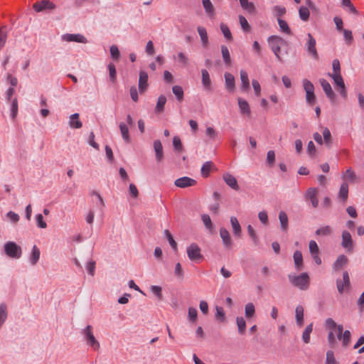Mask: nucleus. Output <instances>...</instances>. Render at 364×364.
I'll return each instance as SVG.
<instances>
[{
	"instance_id": "1",
	"label": "nucleus",
	"mask_w": 364,
	"mask_h": 364,
	"mask_svg": "<svg viewBox=\"0 0 364 364\" xmlns=\"http://www.w3.org/2000/svg\"><path fill=\"white\" fill-rule=\"evenodd\" d=\"M290 282L301 290H306L309 286V277L307 273L304 272L300 275H289Z\"/></svg>"
},
{
	"instance_id": "2",
	"label": "nucleus",
	"mask_w": 364,
	"mask_h": 364,
	"mask_svg": "<svg viewBox=\"0 0 364 364\" xmlns=\"http://www.w3.org/2000/svg\"><path fill=\"white\" fill-rule=\"evenodd\" d=\"M267 41L277 58L279 60H282L279 53L281 51V47L287 44L286 41L280 36H271L268 38Z\"/></svg>"
},
{
	"instance_id": "3",
	"label": "nucleus",
	"mask_w": 364,
	"mask_h": 364,
	"mask_svg": "<svg viewBox=\"0 0 364 364\" xmlns=\"http://www.w3.org/2000/svg\"><path fill=\"white\" fill-rule=\"evenodd\" d=\"M4 252L5 254L14 259H18L21 257L22 250L21 247L14 242H7L4 245Z\"/></svg>"
},
{
	"instance_id": "4",
	"label": "nucleus",
	"mask_w": 364,
	"mask_h": 364,
	"mask_svg": "<svg viewBox=\"0 0 364 364\" xmlns=\"http://www.w3.org/2000/svg\"><path fill=\"white\" fill-rule=\"evenodd\" d=\"M82 334L88 346H91L94 350H98L100 348V343L97 341L92 333V326H87L82 330Z\"/></svg>"
},
{
	"instance_id": "5",
	"label": "nucleus",
	"mask_w": 364,
	"mask_h": 364,
	"mask_svg": "<svg viewBox=\"0 0 364 364\" xmlns=\"http://www.w3.org/2000/svg\"><path fill=\"white\" fill-rule=\"evenodd\" d=\"M336 288L340 294L348 291L351 289L349 274L347 271L343 272V278L336 279Z\"/></svg>"
},
{
	"instance_id": "6",
	"label": "nucleus",
	"mask_w": 364,
	"mask_h": 364,
	"mask_svg": "<svg viewBox=\"0 0 364 364\" xmlns=\"http://www.w3.org/2000/svg\"><path fill=\"white\" fill-rule=\"evenodd\" d=\"M302 83L306 92V101L309 105H313L316 101L314 86L313 83L307 79H304Z\"/></svg>"
},
{
	"instance_id": "7",
	"label": "nucleus",
	"mask_w": 364,
	"mask_h": 364,
	"mask_svg": "<svg viewBox=\"0 0 364 364\" xmlns=\"http://www.w3.org/2000/svg\"><path fill=\"white\" fill-rule=\"evenodd\" d=\"M307 41L305 43V48L309 55L311 56L314 60L318 59V53L316 50V41L313 36L309 33L307 34Z\"/></svg>"
},
{
	"instance_id": "8",
	"label": "nucleus",
	"mask_w": 364,
	"mask_h": 364,
	"mask_svg": "<svg viewBox=\"0 0 364 364\" xmlns=\"http://www.w3.org/2000/svg\"><path fill=\"white\" fill-rule=\"evenodd\" d=\"M187 255L189 259L193 262L200 261L203 259L200 248L196 243H192L187 247Z\"/></svg>"
},
{
	"instance_id": "9",
	"label": "nucleus",
	"mask_w": 364,
	"mask_h": 364,
	"mask_svg": "<svg viewBox=\"0 0 364 364\" xmlns=\"http://www.w3.org/2000/svg\"><path fill=\"white\" fill-rule=\"evenodd\" d=\"M341 245L347 249L348 251L352 252L353 249V242L351 235L349 232L344 230L342 232V242Z\"/></svg>"
},
{
	"instance_id": "10",
	"label": "nucleus",
	"mask_w": 364,
	"mask_h": 364,
	"mask_svg": "<svg viewBox=\"0 0 364 364\" xmlns=\"http://www.w3.org/2000/svg\"><path fill=\"white\" fill-rule=\"evenodd\" d=\"M321 85L326 97L332 102L336 99V95L333 91L330 83L325 79H320Z\"/></svg>"
},
{
	"instance_id": "11",
	"label": "nucleus",
	"mask_w": 364,
	"mask_h": 364,
	"mask_svg": "<svg viewBox=\"0 0 364 364\" xmlns=\"http://www.w3.org/2000/svg\"><path fill=\"white\" fill-rule=\"evenodd\" d=\"M33 9L36 12H41L43 11L44 9H54L55 8V6L53 3L50 2L48 0H43L39 2H36L33 6Z\"/></svg>"
},
{
	"instance_id": "12",
	"label": "nucleus",
	"mask_w": 364,
	"mask_h": 364,
	"mask_svg": "<svg viewBox=\"0 0 364 364\" xmlns=\"http://www.w3.org/2000/svg\"><path fill=\"white\" fill-rule=\"evenodd\" d=\"M155 158L157 163L160 164L164 160V151L162 144L160 140L157 139L154 141L153 144Z\"/></svg>"
},
{
	"instance_id": "13",
	"label": "nucleus",
	"mask_w": 364,
	"mask_h": 364,
	"mask_svg": "<svg viewBox=\"0 0 364 364\" xmlns=\"http://www.w3.org/2000/svg\"><path fill=\"white\" fill-rule=\"evenodd\" d=\"M196 183V181L187 176H183L176 179L174 182L175 186L179 188H186L193 186Z\"/></svg>"
},
{
	"instance_id": "14",
	"label": "nucleus",
	"mask_w": 364,
	"mask_h": 364,
	"mask_svg": "<svg viewBox=\"0 0 364 364\" xmlns=\"http://www.w3.org/2000/svg\"><path fill=\"white\" fill-rule=\"evenodd\" d=\"M148 74L141 70L139 72V90L141 94L144 93L148 87Z\"/></svg>"
},
{
	"instance_id": "15",
	"label": "nucleus",
	"mask_w": 364,
	"mask_h": 364,
	"mask_svg": "<svg viewBox=\"0 0 364 364\" xmlns=\"http://www.w3.org/2000/svg\"><path fill=\"white\" fill-rule=\"evenodd\" d=\"M220 235L223 240V245L230 249L232 247V240L229 232L224 228L220 229Z\"/></svg>"
},
{
	"instance_id": "16",
	"label": "nucleus",
	"mask_w": 364,
	"mask_h": 364,
	"mask_svg": "<svg viewBox=\"0 0 364 364\" xmlns=\"http://www.w3.org/2000/svg\"><path fill=\"white\" fill-rule=\"evenodd\" d=\"M318 191L316 188H310L307 190L306 193V198L309 199L314 208H316L318 205V200L317 199Z\"/></svg>"
},
{
	"instance_id": "17",
	"label": "nucleus",
	"mask_w": 364,
	"mask_h": 364,
	"mask_svg": "<svg viewBox=\"0 0 364 364\" xmlns=\"http://www.w3.org/2000/svg\"><path fill=\"white\" fill-rule=\"evenodd\" d=\"M63 39L67 42L75 41L82 43H87L86 38L81 34H65L63 36Z\"/></svg>"
},
{
	"instance_id": "18",
	"label": "nucleus",
	"mask_w": 364,
	"mask_h": 364,
	"mask_svg": "<svg viewBox=\"0 0 364 364\" xmlns=\"http://www.w3.org/2000/svg\"><path fill=\"white\" fill-rule=\"evenodd\" d=\"M348 261V259L346 255H339L333 264V269L336 272L341 270L345 265L347 264Z\"/></svg>"
},
{
	"instance_id": "19",
	"label": "nucleus",
	"mask_w": 364,
	"mask_h": 364,
	"mask_svg": "<svg viewBox=\"0 0 364 364\" xmlns=\"http://www.w3.org/2000/svg\"><path fill=\"white\" fill-rule=\"evenodd\" d=\"M224 77L226 89L229 92H233L235 88V77L230 73H225Z\"/></svg>"
},
{
	"instance_id": "20",
	"label": "nucleus",
	"mask_w": 364,
	"mask_h": 364,
	"mask_svg": "<svg viewBox=\"0 0 364 364\" xmlns=\"http://www.w3.org/2000/svg\"><path fill=\"white\" fill-rule=\"evenodd\" d=\"M240 75L242 82L240 89L244 92H247L250 90V81L247 73L245 70H241Z\"/></svg>"
},
{
	"instance_id": "21",
	"label": "nucleus",
	"mask_w": 364,
	"mask_h": 364,
	"mask_svg": "<svg viewBox=\"0 0 364 364\" xmlns=\"http://www.w3.org/2000/svg\"><path fill=\"white\" fill-rule=\"evenodd\" d=\"M223 179L230 188L235 191H238L240 189V187L237 184V179L235 176H233L231 174L225 173L223 175Z\"/></svg>"
},
{
	"instance_id": "22",
	"label": "nucleus",
	"mask_w": 364,
	"mask_h": 364,
	"mask_svg": "<svg viewBox=\"0 0 364 364\" xmlns=\"http://www.w3.org/2000/svg\"><path fill=\"white\" fill-rule=\"evenodd\" d=\"M198 33L200 37L202 46L205 48L208 47L209 44L208 33L205 28L203 26H198Z\"/></svg>"
},
{
	"instance_id": "23",
	"label": "nucleus",
	"mask_w": 364,
	"mask_h": 364,
	"mask_svg": "<svg viewBox=\"0 0 364 364\" xmlns=\"http://www.w3.org/2000/svg\"><path fill=\"white\" fill-rule=\"evenodd\" d=\"M295 318L296 324L301 327L304 324V308L301 305H298L295 309Z\"/></svg>"
},
{
	"instance_id": "24",
	"label": "nucleus",
	"mask_w": 364,
	"mask_h": 364,
	"mask_svg": "<svg viewBox=\"0 0 364 364\" xmlns=\"http://www.w3.org/2000/svg\"><path fill=\"white\" fill-rule=\"evenodd\" d=\"M237 101H238V106H239V108H240V111L241 112L242 114H247L248 116L250 115V105L248 104V102L239 97L237 99Z\"/></svg>"
},
{
	"instance_id": "25",
	"label": "nucleus",
	"mask_w": 364,
	"mask_h": 364,
	"mask_svg": "<svg viewBox=\"0 0 364 364\" xmlns=\"http://www.w3.org/2000/svg\"><path fill=\"white\" fill-rule=\"evenodd\" d=\"M323 140L326 146L328 149L332 147L333 139L330 130L326 127L323 130Z\"/></svg>"
},
{
	"instance_id": "26",
	"label": "nucleus",
	"mask_w": 364,
	"mask_h": 364,
	"mask_svg": "<svg viewBox=\"0 0 364 364\" xmlns=\"http://www.w3.org/2000/svg\"><path fill=\"white\" fill-rule=\"evenodd\" d=\"M201 74H202V84H203V85L204 86V87L206 90H211V80L210 78V75H209L208 72L206 70L203 69L201 70Z\"/></svg>"
},
{
	"instance_id": "27",
	"label": "nucleus",
	"mask_w": 364,
	"mask_h": 364,
	"mask_svg": "<svg viewBox=\"0 0 364 364\" xmlns=\"http://www.w3.org/2000/svg\"><path fill=\"white\" fill-rule=\"evenodd\" d=\"M348 197V184L347 183H343L340 187L338 192V198L342 200L343 203H346Z\"/></svg>"
},
{
	"instance_id": "28",
	"label": "nucleus",
	"mask_w": 364,
	"mask_h": 364,
	"mask_svg": "<svg viewBox=\"0 0 364 364\" xmlns=\"http://www.w3.org/2000/svg\"><path fill=\"white\" fill-rule=\"evenodd\" d=\"M293 257L296 269L297 270H301L303 269V257L301 252L299 250L295 251Z\"/></svg>"
},
{
	"instance_id": "29",
	"label": "nucleus",
	"mask_w": 364,
	"mask_h": 364,
	"mask_svg": "<svg viewBox=\"0 0 364 364\" xmlns=\"http://www.w3.org/2000/svg\"><path fill=\"white\" fill-rule=\"evenodd\" d=\"M79 114L75 113L70 117L69 124L70 127L74 129H80L82 127V124L79 120Z\"/></svg>"
},
{
	"instance_id": "30",
	"label": "nucleus",
	"mask_w": 364,
	"mask_h": 364,
	"mask_svg": "<svg viewBox=\"0 0 364 364\" xmlns=\"http://www.w3.org/2000/svg\"><path fill=\"white\" fill-rule=\"evenodd\" d=\"M279 220L282 230L286 232L288 229V217L284 211L279 213Z\"/></svg>"
},
{
	"instance_id": "31",
	"label": "nucleus",
	"mask_w": 364,
	"mask_h": 364,
	"mask_svg": "<svg viewBox=\"0 0 364 364\" xmlns=\"http://www.w3.org/2000/svg\"><path fill=\"white\" fill-rule=\"evenodd\" d=\"M230 223L235 235L240 237L241 235L242 230L237 218L235 216H232L230 218Z\"/></svg>"
},
{
	"instance_id": "32",
	"label": "nucleus",
	"mask_w": 364,
	"mask_h": 364,
	"mask_svg": "<svg viewBox=\"0 0 364 364\" xmlns=\"http://www.w3.org/2000/svg\"><path fill=\"white\" fill-rule=\"evenodd\" d=\"M202 4L205 13L210 17L215 14V8L210 0H202Z\"/></svg>"
},
{
	"instance_id": "33",
	"label": "nucleus",
	"mask_w": 364,
	"mask_h": 364,
	"mask_svg": "<svg viewBox=\"0 0 364 364\" xmlns=\"http://www.w3.org/2000/svg\"><path fill=\"white\" fill-rule=\"evenodd\" d=\"M166 102V97L163 95H160L158 98V100H157V102L156 105V107H155L156 112H157V113L163 112L164 111V107H165Z\"/></svg>"
},
{
	"instance_id": "34",
	"label": "nucleus",
	"mask_w": 364,
	"mask_h": 364,
	"mask_svg": "<svg viewBox=\"0 0 364 364\" xmlns=\"http://www.w3.org/2000/svg\"><path fill=\"white\" fill-rule=\"evenodd\" d=\"M119 129L122 134V136L125 142H130V136L129 134V129L127 126L124 122L119 123Z\"/></svg>"
},
{
	"instance_id": "35",
	"label": "nucleus",
	"mask_w": 364,
	"mask_h": 364,
	"mask_svg": "<svg viewBox=\"0 0 364 364\" xmlns=\"http://www.w3.org/2000/svg\"><path fill=\"white\" fill-rule=\"evenodd\" d=\"M313 331V323H311L309 324L304 329L302 333V340L305 343H309L310 342V334Z\"/></svg>"
},
{
	"instance_id": "36",
	"label": "nucleus",
	"mask_w": 364,
	"mask_h": 364,
	"mask_svg": "<svg viewBox=\"0 0 364 364\" xmlns=\"http://www.w3.org/2000/svg\"><path fill=\"white\" fill-rule=\"evenodd\" d=\"M221 53H222V56H223L224 63L227 65H230V63H231L230 55L229 50L226 46H224V45L221 46Z\"/></svg>"
},
{
	"instance_id": "37",
	"label": "nucleus",
	"mask_w": 364,
	"mask_h": 364,
	"mask_svg": "<svg viewBox=\"0 0 364 364\" xmlns=\"http://www.w3.org/2000/svg\"><path fill=\"white\" fill-rule=\"evenodd\" d=\"M40 257V250L37 247L36 245H34L33 247L31 254L30 256V262L31 263L34 265L37 263Z\"/></svg>"
},
{
	"instance_id": "38",
	"label": "nucleus",
	"mask_w": 364,
	"mask_h": 364,
	"mask_svg": "<svg viewBox=\"0 0 364 364\" xmlns=\"http://www.w3.org/2000/svg\"><path fill=\"white\" fill-rule=\"evenodd\" d=\"M242 8L250 13H255V7L252 2H249L248 0H240Z\"/></svg>"
},
{
	"instance_id": "39",
	"label": "nucleus",
	"mask_w": 364,
	"mask_h": 364,
	"mask_svg": "<svg viewBox=\"0 0 364 364\" xmlns=\"http://www.w3.org/2000/svg\"><path fill=\"white\" fill-rule=\"evenodd\" d=\"M172 91L178 102H181L183 100V90L181 86H180V85L173 86Z\"/></svg>"
},
{
	"instance_id": "40",
	"label": "nucleus",
	"mask_w": 364,
	"mask_h": 364,
	"mask_svg": "<svg viewBox=\"0 0 364 364\" xmlns=\"http://www.w3.org/2000/svg\"><path fill=\"white\" fill-rule=\"evenodd\" d=\"M201 218L206 229L210 232H212L213 230L214 226L210 216L207 214H203L202 215Z\"/></svg>"
},
{
	"instance_id": "41",
	"label": "nucleus",
	"mask_w": 364,
	"mask_h": 364,
	"mask_svg": "<svg viewBox=\"0 0 364 364\" xmlns=\"http://www.w3.org/2000/svg\"><path fill=\"white\" fill-rule=\"evenodd\" d=\"M236 323L238 328V332L240 334L243 335L245 333L246 329V322L242 317H237Z\"/></svg>"
},
{
	"instance_id": "42",
	"label": "nucleus",
	"mask_w": 364,
	"mask_h": 364,
	"mask_svg": "<svg viewBox=\"0 0 364 364\" xmlns=\"http://www.w3.org/2000/svg\"><path fill=\"white\" fill-rule=\"evenodd\" d=\"M7 318V306L6 304H0V326L4 324Z\"/></svg>"
},
{
	"instance_id": "43",
	"label": "nucleus",
	"mask_w": 364,
	"mask_h": 364,
	"mask_svg": "<svg viewBox=\"0 0 364 364\" xmlns=\"http://www.w3.org/2000/svg\"><path fill=\"white\" fill-rule=\"evenodd\" d=\"M164 237L167 239V240L168 241L171 247H172V249L173 250H177V243L174 240L173 237H172L171 232H169L168 230H165L164 231Z\"/></svg>"
},
{
	"instance_id": "44",
	"label": "nucleus",
	"mask_w": 364,
	"mask_h": 364,
	"mask_svg": "<svg viewBox=\"0 0 364 364\" xmlns=\"http://www.w3.org/2000/svg\"><path fill=\"white\" fill-rule=\"evenodd\" d=\"M173 146L176 151L181 152L183 151V146L181 140L178 136H173Z\"/></svg>"
},
{
	"instance_id": "45",
	"label": "nucleus",
	"mask_w": 364,
	"mask_h": 364,
	"mask_svg": "<svg viewBox=\"0 0 364 364\" xmlns=\"http://www.w3.org/2000/svg\"><path fill=\"white\" fill-rule=\"evenodd\" d=\"M277 21H278V24L279 26V28H280L281 31H282L288 35L291 34V31L289 28L287 23L284 20H282L281 18H277Z\"/></svg>"
},
{
	"instance_id": "46",
	"label": "nucleus",
	"mask_w": 364,
	"mask_h": 364,
	"mask_svg": "<svg viewBox=\"0 0 364 364\" xmlns=\"http://www.w3.org/2000/svg\"><path fill=\"white\" fill-rule=\"evenodd\" d=\"M255 313V308L252 303H248L245 305V314L246 318H249L252 317Z\"/></svg>"
},
{
	"instance_id": "47",
	"label": "nucleus",
	"mask_w": 364,
	"mask_h": 364,
	"mask_svg": "<svg viewBox=\"0 0 364 364\" xmlns=\"http://www.w3.org/2000/svg\"><path fill=\"white\" fill-rule=\"evenodd\" d=\"M220 28L224 35V37L228 41H232V36L228 26L225 23H221Z\"/></svg>"
},
{
	"instance_id": "48",
	"label": "nucleus",
	"mask_w": 364,
	"mask_h": 364,
	"mask_svg": "<svg viewBox=\"0 0 364 364\" xmlns=\"http://www.w3.org/2000/svg\"><path fill=\"white\" fill-rule=\"evenodd\" d=\"M329 76H331L334 83L340 88L345 85L343 79L341 75V73H336V74H329Z\"/></svg>"
},
{
	"instance_id": "49",
	"label": "nucleus",
	"mask_w": 364,
	"mask_h": 364,
	"mask_svg": "<svg viewBox=\"0 0 364 364\" xmlns=\"http://www.w3.org/2000/svg\"><path fill=\"white\" fill-rule=\"evenodd\" d=\"M108 69H109V80L112 82H115L117 80V72H116V68L114 63H109L108 65Z\"/></svg>"
},
{
	"instance_id": "50",
	"label": "nucleus",
	"mask_w": 364,
	"mask_h": 364,
	"mask_svg": "<svg viewBox=\"0 0 364 364\" xmlns=\"http://www.w3.org/2000/svg\"><path fill=\"white\" fill-rule=\"evenodd\" d=\"M331 228L328 225L321 227V228H318V230H316V231L315 232V234L316 235H322V236H327V235H331Z\"/></svg>"
},
{
	"instance_id": "51",
	"label": "nucleus",
	"mask_w": 364,
	"mask_h": 364,
	"mask_svg": "<svg viewBox=\"0 0 364 364\" xmlns=\"http://www.w3.org/2000/svg\"><path fill=\"white\" fill-rule=\"evenodd\" d=\"M299 17L302 21H306L309 18V11L305 6H301L299 9Z\"/></svg>"
},
{
	"instance_id": "52",
	"label": "nucleus",
	"mask_w": 364,
	"mask_h": 364,
	"mask_svg": "<svg viewBox=\"0 0 364 364\" xmlns=\"http://www.w3.org/2000/svg\"><path fill=\"white\" fill-rule=\"evenodd\" d=\"M110 55L114 60H118L119 59L121 55L117 46L112 45L110 46Z\"/></svg>"
},
{
	"instance_id": "53",
	"label": "nucleus",
	"mask_w": 364,
	"mask_h": 364,
	"mask_svg": "<svg viewBox=\"0 0 364 364\" xmlns=\"http://www.w3.org/2000/svg\"><path fill=\"white\" fill-rule=\"evenodd\" d=\"M213 164L211 161H206L201 168V174L203 177H207L209 175L210 171Z\"/></svg>"
},
{
	"instance_id": "54",
	"label": "nucleus",
	"mask_w": 364,
	"mask_h": 364,
	"mask_svg": "<svg viewBox=\"0 0 364 364\" xmlns=\"http://www.w3.org/2000/svg\"><path fill=\"white\" fill-rule=\"evenodd\" d=\"M326 364H338V362L334 357V353L332 350H328L326 352Z\"/></svg>"
},
{
	"instance_id": "55",
	"label": "nucleus",
	"mask_w": 364,
	"mask_h": 364,
	"mask_svg": "<svg viewBox=\"0 0 364 364\" xmlns=\"http://www.w3.org/2000/svg\"><path fill=\"white\" fill-rule=\"evenodd\" d=\"M273 12L274 16H276L278 18H280L281 16L286 14L287 10L284 6H275L273 7Z\"/></svg>"
},
{
	"instance_id": "56",
	"label": "nucleus",
	"mask_w": 364,
	"mask_h": 364,
	"mask_svg": "<svg viewBox=\"0 0 364 364\" xmlns=\"http://www.w3.org/2000/svg\"><path fill=\"white\" fill-rule=\"evenodd\" d=\"M351 338V333L350 331L346 330L343 333L342 344L343 346L346 348L348 346Z\"/></svg>"
},
{
	"instance_id": "57",
	"label": "nucleus",
	"mask_w": 364,
	"mask_h": 364,
	"mask_svg": "<svg viewBox=\"0 0 364 364\" xmlns=\"http://www.w3.org/2000/svg\"><path fill=\"white\" fill-rule=\"evenodd\" d=\"M239 21L241 26L242 29L245 32H247L250 30V26L247 22V19L242 15L239 16Z\"/></svg>"
},
{
	"instance_id": "58",
	"label": "nucleus",
	"mask_w": 364,
	"mask_h": 364,
	"mask_svg": "<svg viewBox=\"0 0 364 364\" xmlns=\"http://www.w3.org/2000/svg\"><path fill=\"white\" fill-rule=\"evenodd\" d=\"M343 179L354 182L356 179V175L350 168L347 169L343 175Z\"/></svg>"
},
{
	"instance_id": "59",
	"label": "nucleus",
	"mask_w": 364,
	"mask_h": 364,
	"mask_svg": "<svg viewBox=\"0 0 364 364\" xmlns=\"http://www.w3.org/2000/svg\"><path fill=\"white\" fill-rule=\"evenodd\" d=\"M343 37L346 44L350 45L353 41V37L351 31L348 29L343 30Z\"/></svg>"
},
{
	"instance_id": "60",
	"label": "nucleus",
	"mask_w": 364,
	"mask_h": 364,
	"mask_svg": "<svg viewBox=\"0 0 364 364\" xmlns=\"http://www.w3.org/2000/svg\"><path fill=\"white\" fill-rule=\"evenodd\" d=\"M188 317L190 321L195 322L198 317V312L196 309L193 307H189Z\"/></svg>"
},
{
	"instance_id": "61",
	"label": "nucleus",
	"mask_w": 364,
	"mask_h": 364,
	"mask_svg": "<svg viewBox=\"0 0 364 364\" xmlns=\"http://www.w3.org/2000/svg\"><path fill=\"white\" fill-rule=\"evenodd\" d=\"M216 313H215V318L220 321H225V311L223 307L217 306L215 307Z\"/></svg>"
},
{
	"instance_id": "62",
	"label": "nucleus",
	"mask_w": 364,
	"mask_h": 364,
	"mask_svg": "<svg viewBox=\"0 0 364 364\" xmlns=\"http://www.w3.org/2000/svg\"><path fill=\"white\" fill-rule=\"evenodd\" d=\"M309 251L311 255H314V254L316 255V254L319 253L318 246L314 240H311L309 242Z\"/></svg>"
},
{
	"instance_id": "63",
	"label": "nucleus",
	"mask_w": 364,
	"mask_h": 364,
	"mask_svg": "<svg viewBox=\"0 0 364 364\" xmlns=\"http://www.w3.org/2000/svg\"><path fill=\"white\" fill-rule=\"evenodd\" d=\"M275 161V153L274 151H269L267 154V164L272 166Z\"/></svg>"
},
{
	"instance_id": "64",
	"label": "nucleus",
	"mask_w": 364,
	"mask_h": 364,
	"mask_svg": "<svg viewBox=\"0 0 364 364\" xmlns=\"http://www.w3.org/2000/svg\"><path fill=\"white\" fill-rule=\"evenodd\" d=\"M37 226L40 228L44 229L47 227L46 223L43 220V217L41 214H38L36 216Z\"/></svg>"
}]
</instances>
